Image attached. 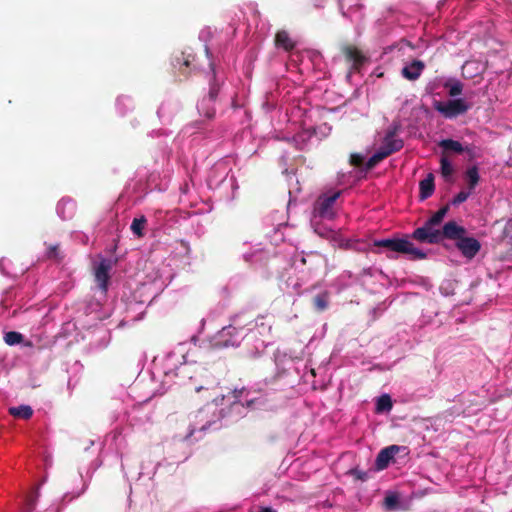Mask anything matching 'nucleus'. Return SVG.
Here are the masks:
<instances>
[{
	"label": "nucleus",
	"mask_w": 512,
	"mask_h": 512,
	"mask_svg": "<svg viewBox=\"0 0 512 512\" xmlns=\"http://www.w3.org/2000/svg\"><path fill=\"white\" fill-rule=\"evenodd\" d=\"M457 231L455 221L445 223L440 229L438 226L430 224L429 220H426L423 226L418 227L412 232L410 237L421 243L439 244L444 239L455 238Z\"/></svg>",
	"instance_id": "f257e3e1"
},
{
	"label": "nucleus",
	"mask_w": 512,
	"mask_h": 512,
	"mask_svg": "<svg viewBox=\"0 0 512 512\" xmlns=\"http://www.w3.org/2000/svg\"><path fill=\"white\" fill-rule=\"evenodd\" d=\"M373 245L379 248H386L392 253L409 255L411 260H422L427 257L426 253L416 248L408 237L375 240Z\"/></svg>",
	"instance_id": "f03ea898"
},
{
	"label": "nucleus",
	"mask_w": 512,
	"mask_h": 512,
	"mask_svg": "<svg viewBox=\"0 0 512 512\" xmlns=\"http://www.w3.org/2000/svg\"><path fill=\"white\" fill-rule=\"evenodd\" d=\"M456 228L458 229L456 237L447 239L455 241L456 248L465 258L473 259L480 251L481 243L474 237L466 236L467 230L463 226L456 223Z\"/></svg>",
	"instance_id": "7ed1b4c3"
},
{
	"label": "nucleus",
	"mask_w": 512,
	"mask_h": 512,
	"mask_svg": "<svg viewBox=\"0 0 512 512\" xmlns=\"http://www.w3.org/2000/svg\"><path fill=\"white\" fill-rule=\"evenodd\" d=\"M208 95L203 97L198 105V111L203 114L207 119H213L215 116L214 103L217 100L221 84L216 79V73L211 65V79L209 80Z\"/></svg>",
	"instance_id": "20e7f679"
},
{
	"label": "nucleus",
	"mask_w": 512,
	"mask_h": 512,
	"mask_svg": "<svg viewBox=\"0 0 512 512\" xmlns=\"http://www.w3.org/2000/svg\"><path fill=\"white\" fill-rule=\"evenodd\" d=\"M434 109L445 118L453 119L465 114L470 109V105L463 99H453L446 102L435 101Z\"/></svg>",
	"instance_id": "39448f33"
},
{
	"label": "nucleus",
	"mask_w": 512,
	"mask_h": 512,
	"mask_svg": "<svg viewBox=\"0 0 512 512\" xmlns=\"http://www.w3.org/2000/svg\"><path fill=\"white\" fill-rule=\"evenodd\" d=\"M341 195V191H336L332 194L320 195L314 205V213L320 218L332 220L336 216L334 211V204Z\"/></svg>",
	"instance_id": "423d86ee"
},
{
	"label": "nucleus",
	"mask_w": 512,
	"mask_h": 512,
	"mask_svg": "<svg viewBox=\"0 0 512 512\" xmlns=\"http://www.w3.org/2000/svg\"><path fill=\"white\" fill-rule=\"evenodd\" d=\"M240 344L239 330L232 325L223 327L213 339L215 348L237 347Z\"/></svg>",
	"instance_id": "0eeeda50"
},
{
	"label": "nucleus",
	"mask_w": 512,
	"mask_h": 512,
	"mask_svg": "<svg viewBox=\"0 0 512 512\" xmlns=\"http://www.w3.org/2000/svg\"><path fill=\"white\" fill-rule=\"evenodd\" d=\"M397 132L398 126L394 125L387 130L385 137L383 139V144L380 147V149L384 150V152L388 156L400 151L404 146L403 140L401 138L396 137Z\"/></svg>",
	"instance_id": "6e6552de"
},
{
	"label": "nucleus",
	"mask_w": 512,
	"mask_h": 512,
	"mask_svg": "<svg viewBox=\"0 0 512 512\" xmlns=\"http://www.w3.org/2000/svg\"><path fill=\"white\" fill-rule=\"evenodd\" d=\"M112 263L109 259H102L98 266L95 268V281L101 292L106 293L109 286L110 274Z\"/></svg>",
	"instance_id": "1a4fd4ad"
},
{
	"label": "nucleus",
	"mask_w": 512,
	"mask_h": 512,
	"mask_svg": "<svg viewBox=\"0 0 512 512\" xmlns=\"http://www.w3.org/2000/svg\"><path fill=\"white\" fill-rule=\"evenodd\" d=\"M341 51L347 62L352 63L353 70H359L368 58L354 45H344Z\"/></svg>",
	"instance_id": "9d476101"
},
{
	"label": "nucleus",
	"mask_w": 512,
	"mask_h": 512,
	"mask_svg": "<svg viewBox=\"0 0 512 512\" xmlns=\"http://www.w3.org/2000/svg\"><path fill=\"white\" fill-rule=\"evenodd\" d=\"M402 449L398 445H391L383 448L377 455L375 466L377 470H384L388 467L394 456Z\"/></svg>",
	"instance_id": "9b49d317"
},
{
	"label": "nucleus",
	"mask_w": 512,
	"mask_h": 512,
	"mask_svg": "<svg viewBox=\"0 0 512 512\" xmlns=\"http://www.w3.org/2000/svg\"><path fill=\"white\" fill-rule=\"evenodd\" d=\"M424 69L425 64L423 61L413 60L409 65L402 68L401 75L409 81H415L421 76Z\"/></svg>",
	"instance_id": "f8f14e48"
},
{
	"label": "nucleus",
	"mask_w": 512,
	"mask_h": 512,
	"mask_svg": "<svg viewBox=\"0 0 512 512\" xmlns=\"http://www.w3.org/2000/svg\"><path fill=\"white\" fill-rule=\"evenodd\" d=\"M419 190V197L421 200L429 198L434 193L435 185L434 176L432 173H429L425 179L420 181Z\"/></svg>",
	"instance_id": "ddd939ff"
},
{
	"label": "nucleus",
	"mask_w": 512,
	"mask_h": 512,
	"mask_svg": "<svg viewBox=\"0 0 512 512\" xmlns=\"http://www.w3.org/2000/svg\"><path fill=\"white\" fill-rule=\"evenodd\" d=\"M438 145L443 149L444 155H446L447 151H452L457 154L469 152V147H463L459 141L453 139H443L439 142Z\"/></svg>",
	"instance_id": "4468645a"
},
{
	"label": "nucleus",
	"mask_w": 512,
	"mask_h": 512,
	"mask_svg": "<svg viewBox=\"0 0 512 512\" xmlns=\"http://www.w3.org/2000/svg\"><path fill=\"white\" fill-rule=\"evenodd\" d=\"M275 45L285 51H291L295 47L294 41L285 30L278 31L275 36Z\"/></svg>",
	"instance_id": "2eb2a0df"
},
{
	"label": "nucleus",
	"mask_w": 512,
	"mask_h": 512,
	"mask_svg": "<svg viewBox=\"0 0 512 512\" xmlns=\"http://www.w3.org/2000/svg\"><path fill=\"white\" fill-rule=\"evenodd\" d=\"M193 60L194 57L190 54L186 55L184 52H181L179 55L174 57L173 66L174 68H178L182 74L186 75V69L190 66Z\"/></svg>",
	"instance_id": "dca6fc26"
},
{
	"label": "nucleus",
	"mask_w": 512,
	"mask_h": 512,
	"mask_svg": "<svg viewBox=\"0 0 512 512\" xmlns=\"http://www.w3.org/2000/svg\"><path fill=\"white\" fill-rule=\"evenodd\" d=\"M9 414L16 418L28 420L33 415V409L29 405H20L18 407H10Z\"/></svg>",
	"instance_id": "f3484780"
},
{
	"label": "nucleus",
	"mask_w": 512,
	"mask_h": 512,
	"mask_svg": "<svg viewBox=\"0 0 512 512\" xmlns=\"http://www.w3.org/2000/svg\"><path fill=\"white\" fill-rule=\"evenodd\" d=\"M465 177L467 180L469 190H474L480 180L478 167L474 165L468 168L465 173Z\"/></svg>",
	"instance_id": "a211bd4d"
},
{
	"label": "nucleus",
	"mask_w": 512,
	"mask_h": 512,
	"mask_svg": "<svg viewBox=\"0 0 512 512\" xmlns=\"http://www.w3.org/2000/svg\"><path fill=\"white\" fill-rule=\"evenodd\" d=\"M46 245H47V250L45 253L46 258L49 260L56 261V262L62 261V259L64 258V255L60 249V245L58 243L46 244Z\"/></svg>",
	"instance_id": "6ab92c4d"
},
{
	"label": "nucleus",
	"mask_w": 512,
	"mask_h": 512,
	"mask_svg": "<svg viewBox=\"0 0 512 512\" xmlns=\"http://www.w3.org/2000/svg\"><path fill=\"white\" fill-rule=\"evenodd\" d=\"M388 155L384 152V150H381L380 148L368 159L366 162V169L371 170L373 169L377 164H379L381 161H383L385 158H387Z\"/></svg>",
	"instance_id": "aec40b11"
},
{
	"label": "nucleus",
	"mask_w": 512,
	"mask_h": 512,
	"mask_svg": "<svg viewBox=\"0 0 512 512\" xmlns=\"http://www.w3.org/2000/svg\"><path fill=\"white\" fill-rule=\"evenodd\" d=\"M441 174L444 178L448 179L454 173V168L449 161L448 157L442 153L440 158Z\"/></svg>",
	"instance_id": "412c9836"
},
{
	"label": "nucleus",
	"mask_w": 512,
	"mask_h": 512,
	"mask_svg": "<svg viewBox=\"0 0 512 512\" xmlns=\"http://www.w3.org/2000/svg\"><path fill=\"white\" fill-rule=\"evenodd\" d=\"M147 223V219L145 216H141L139 218H134L131 224V231L138 237H142L144 235L143 230Z\"/></svg>",
	"instance_id": "4be33fe9"
},
{
	"label": "nucleus",
	"mask_w": 512,
	"mask_h": 512,
	"mask_svg": "<svg viewBox=\"0 0 512 512\" xmlns=\"http://www.w3.org/2000/svg\"><path fill=\"white\" fill-rule=\"evenodd\" d=\"M384 508L388 511H395L399 508V495L390 493L384 498Z\"/></svg>",
	"instance_id": "5701e85b"
},
{
	"label": "nucleus",
	"mask_w": 512,
	"mask_h": 512,
	"mask_svg": "<svg viewBox=\"0 0 512 512\" xmlns=\"http://www.w3.org/2000/svg\"><path fill=\"white\" fill-rule=\"evenodd\" d=\"M449 211V205H445L441 207L437 212H435L428 220L430 224H434L436 226H439L446 214Z\"/></svg>",
	"instance_id": "b1692460"
},
{
	"label": "nucleus",
	"mask_w": 512,
	"mask_h": 512,
	"mask_svg": "<svg viewBox=\"0 0 512 512\" xmlns=\"http://www.w3.org/2000/svg\"><path fill=\"white\" fill-rule=\"evenodd\" d=\"M392 409L391 397L387 394L380 396L377 400V411H389Z\"/></svg>",
	"instance_id": "393cba45"
},
{
	"label": "nucleus",
	"mask_w": 512,
	"mask_h": 512,
	"mask_svg": "<svg viewBox=\"0 0 512 512\" xmlns=\"http://www.w3.org/2000/svg\"><path fill=\"white\" fill-rule=\"evenodd\" d=\"M444 87L449 89L448 93H449V96H451V97H456V96L460 95L463 90V84L458 80H456L452 83L446 82Z\"/></svg>",
	"instance_id": "a878e982"
},
{
	"label": "nucleus",
	"mask_w": 512,
	"mask_h": 512,
	"mask_svg": "<svg viewBox=\"0 0 512 512\" xmlns=\"http://www.w3.org/2000/svg\"><path fill=\"white\" fill-rule=\"evenodd\" d=\"M4 340L8 345H16L23 341V335L16 331H10L5 334Z\"/></svg>",
	"instance_id": "bb28decb"
},
{
	"label": "nucleus",
	"mask_w": 512,
	"mask_h": 512,
	"mask_svg": "<svg viewBox=\"0 0 512 512\" xmlns=\"http://www.w3.org/2000/svg\"><path fill=\"white\" fill-rule=\"evenodd\" d=\"M502 238L503 241H505L512 248V218L507 221L503 230Z\"/></svg>",
	"instance_id": "cd10ccee"
},
{
	"label": "nucleus",
	"mask_w": 512,
	"mask_h": 512,
	"mask_svg": "<svg viewBox=\"0 0 512 512\" xmlns=\"http://www.w3.org/2000/svg\"><path fill=\"white\" fill-rule=\"evenodd\" d=\"M314 306L320 310L323 311L327 308V301L323 295H317L313 299Z\"/></svg>",
	"instance_id": "c85d7f7f"
},
{
	"label": "nucleus",
	"mask_w": 512,
	"mask_h": 512,
	"mask_svg": "<svg viewBox=\"0 0 512 512\" xmlns=\"http://www.w3.org/2000/svg\"><path fill=\"white\" fill-rule=\"evenodd\" d=\"M470 195V192L460 191L452 200L453 205H459L465 202Z\"/></svg>",
	"instance_id": "c756f323"
},
{
	"label": "nucleus",
	"mask_w": 512,
	"mask_h": 512,
	"mask_svg": "<svg viewBox=\"0 0 512 512\" xmlns=\"http://www.w3.org/2000/svg\"><path fill=\"white\" fill-rule=\"evenodd\" d=\"M349 473L357 480L365 481L368 479V473L359 469H351Z\"/></svg>",
	"instance_id": "7c9ffc66"
},
{
	"label": "nucleus",
	"mask_w": 512,
	"mask_h": 512,
	"mask_svg": "<svg viewBox=\"0 0 512 512\" xmlns=\"http://www.w3.org/2000/svg\"><path fill=\"white\" fill-rule=\"evenodd\" d=\"M364 158L360 154H352L350 157V163L353 166L359 167L363 164Z\"/></svg>",
	"instance_id": "2f4dec72"
},
{
	"label": "nucleus",
	"mask_w": 512,
	"mask_h": 512,
	"mask_svg": "<svg viewBox=\"0 0 512 512\" xmlns=\"http://www.w3.org/2000/svg\"><path fill=\"white\" fill-rule=\"evenodd\" d=\"M37 497H38V495H34V496H29L27 498V502H26L27 511L33 512V510L36 507Z\"/></svg>",
	"instance_id": "473e14b6"
},
{
	"label": "nucleus",
	"mask_w": 512,
	"mask_h": 512,
	"mask_svg": "<svg viewBox=\"0 0 512 512\" xmlns=\"http://www.w3.org/2000/svg\"><path fill=\"white\" fill-rule=\"evenodd\" d=\"M260 512H276V510L272 509L271 507H262Z\"/></svg>",
	"instance_id": "72a5a7b5"
},
{
	"label": "nucleus",
	"mask_w": 512,
	"mask_h": 512,
	"mask_svg": "<svg viewBox=\"0 0 512 512\" xmlns=\"http://www.w3.org/2000/svg\"><path fill=\"white\" fill-rule=\"evenodd\" d=\"M300 262H301L303 265H306L307 260H306V258H305L304 256H301V258H300Z\"/></svg>",
	"instance_id": "f704fd0d"
},
{
	"label": "nucleus",
	"mask_w": 512,
	"mask_h": 512,
	"mask_svg": "<svg viewBox=\"0 0 512 512\" xmlns=\"http://www.w3.org/2000/svg\"><path fill=\"white\" fill-rule=\"evenodd\" d=\"M467 153L469 154L470 158L475 157L474 153L472 152V150L470 148H469V152H467Z\"/></svg>",
	"instance_id": "c9c22d12"
},
{
	"label": "nucleus",
	"mask_w": 512,
	"mask_h": 512,
	"mask_svg": "<svg viewBox=\"0 0 512 512\" xmlns=\"http://www.w3.org/2000/svg\"><path fill=\"white\" fill-rule=\"evenodd\" d=\"M388 258L390 259H395L396 257L394 255H387Z\"/></svg>",
	"instance_id": "e433bc0d"
}]
</instances>
